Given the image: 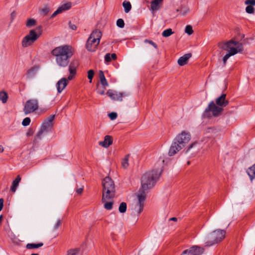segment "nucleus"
<instances>
[{"mask_svg":"<svg viewBox=\"0 0 255 255\" xmlns=\"http://www.w3.org/2000/svg\"><path fill=\"white\" fill-rule=\"evenodd\" d=\"M223 111V108L217 105L214 101H211L205 110L203 114V117L204 118H208L211 117L212 116L210 113V112H211L213 116L217 117L221 115Z\"/></svg>","mask_w":255,"mask_h":255,"instance_id":"obj_8","label":"nucleus"},{"mask_svg":"<svg viewBox=\"0 0 255 255\" xmlns=\"http://www.w3.org/2000/svg\"><path fill=\"white\" fill-rule=\"evenodd\" d=\"M61 13V10L58 9V8H57V9L51 15V18H53L58 14H59Z\"/></svg>","mask_w":255,"mask_h":255,"instance_id":"obj_50","label":"nucleus"},{"mask_svg":"<svg viewBox=\"0 0 255 255\" xmlns=\"http://www.w3.org/2000/svg\"><path fill=\"white\" fill-rule=\"evenodd\" d=\"M61 220H58L54 226V229L55 230H57L59 228V227L61 225Z\"/></svg>","mask_w":255,"mask_h":255,"instance_id":"obj_47","label":"nucleus"},{"mask_svg":"<svg viewBox=\"0 0 255 255\" xmlns=\"http://www.w3.org/2000/svg\"><path fill=\"white\" fill-rule=\"evenodd\" d=\"M16 15V13L14 11H13V12H11V13L10 14L11 18V21L14 18Z\"/></svg>","mask_w":255,"mask_h":255,"instance_id":"obj_55","label":"nucleus"},{"mask_svg":"<svg viewBox=\"0 0 255 255\" xmlns=\"http://www.w3.org/2000/svg\"><path fill=\"white\" fill-rule=\"evenodd\" d=\"M170 221H176L177 220V219L175 217H172L169 219Z\"/></svg>","mask_w":255,"mask_h":255,"instance_id":"obj_57","label":"nucleus"},{"mask_svg":"<svg viewBox=\"0 0 255 255\" xmlns=\"http://www.w3.org/2000/svg\"><path fill=\"white\" fill-rule=\"evenodd\" d=\"M42 33V27L39 26L35 29L29 31L28 34L26 35L22 41V46L27 47L32 45L40 37Z\"/></svg>","mask_w":255,"mask_h":255,"instance_id":"obj_6","label":"nucleus"},{"mask_svg":"<svg viewBox=\"0 0 255 255\" xmlns=\"http://www.w3.org/2000/svg\"><path fill=\"white\" fill-rule=\"evenodd\" d=\"M123 6L124 7L125 12L126 13H128L131 10V5L129 1H124Z\"/></svg>","mask_w":255,"mask_h":255,"instance_id":"obj_26","label":"nucleus"},{"mask_svg":"<svg viewBox=\"0 0 255 255\" xmlns=\"http://www.w3.org/2000/svg\"><path fill=\"white\" fill-rule=\"evenodd\" d=\"M38 108V101L37 99L27 100L24 106L23 112L25 115L32 113Z\"/></svg>","mask_w":255,"mask_h":255,"instance_id":"obj_10","label":"nucleus"},{"mask_svg":"<svg viewBox=\"0 0 255 255\" xmlns=\"http://www.w3.org/2000/svg\"><path fill=\"white\" fill-rule=\"evenodd\" d=\"M163 0H153L151 2V10L152 11H155L159 8V4L163 1Z\"/></svg>","mask_w":255,"mask_h":255,"instance_id":"obj_18","label":"nucleus"},{"mask_svg":"<svg viewBox=\"0 0 255 255\" xmlns=\"http://www.w3.org/2000/svg\"><path fill=\"white\" fill-rule=\"evenodd\" d=\"M75 74H70V73L69 76L68 77V79H67V82H68L69 80H71L73 78V77H74V75H75Z\"/></svg>","mask_w":255,"mask_h":255,"instance_id":"obj_54","label":"nucleus"},{"mask_svg":"<svg viewBox=\"0 0 255 255\" xmlns=\"http://www.w3.org/2000/svg\"><path fill=\"white\" fill-rule=\"evenodd\" d=\"M227 45H228V48L229 50H231L232 49H235L234 46V40H231L226 42Z\"/></svg>","mask_w":255,"mask_h":255,"instance_id":"obj_37","label":"nucleus"},{"mask_svg":"<svg viewBox=\"0 0 255 255\" xmlns=\"http://www.w3.org/2000/svg\"><path fill=\"white\" fill-rule=\"evenodd\" d=\"M226 94H222L216 100V104L220 107H225L229 104V101L226 100Z\"/></svg>","mask_w":255,"mask_h":255,"instance_id":"obj_13","label":"nucleus"},{"mask_svg":"<svg viewBox=\"0 0 255 255\" xmlns=\"http://www.w3.org/2000/svg\"><path fill=\"white\" fill-rule=\"evenodd\" d=\"M163 171L162 167L160 169L152 170L145 173L141 177V189L138 191L137 204H144L146 195L145 191L152 188L160 177Z\"/></svg>","mask_w":255,"mask_h":255,"instance_id":"obj_1","label":"nucleus"},{"mask_svg":"<svg viewBox=\"0 0 255 255\" xmlns=\"http://www.w3.org/2000/svg\"><path fill=\"white\" fill-rule=\"evenodd\" d=\"M112 143V136L108 135L105 136L104 141L99 142V144L105 148L109 147Z\"/></svg>","mask_w":255,"mask_h":255,"instance_id":"obj_15","label":"nucleus"},{"mask_svg":"<svg viewBox=\"0 0 255 255\" xmlns=\"http://www.w3.org/2000/svg\"><path fill=\"white\" fill-rule=\"evenodd\" d=\"M127 204L125 202H122L120 204L119 208V211L121 213H124L126 212L127 210Z\"/></svg>","mask_w":255,"mask_h":255,"instance_id":"obj_32","label":"nucleus"},{"mask_svg":"<svg viewBox=\"0 0 255 255\" xmlns=\"http://www.w3.org/2000/svg\"><path fill=\"white\" fill-rule=\"evenodd\" d=\"M144 42L145 43H148V44L151 45L154 48H155L156 49H158L157 45L152 40H148V39H146L144 40Z\"/></svg>","mask_w":255,"mask_h":255,"instance_id":"obj_38","label":"nucleus"},{"mask_svg":"<svg viewBox=\"0 0 255 255\" xmlns=\"http://www.w3.org/2000/svg\"><path fill=\"white\" fill-rule=\"evenodd\" d=\"M49 11V8L47 6L43 7L41 10V12L43 15H46L48 14Z\"/></svg>","mask_w":255,"mask_h":255,"instance_id":"obj_43","label":"nucleus"},{"mask_svg":"<svg viewBox=\"0 0 255 255\" xmlns=\"http://www.w3.org/2000/svg\"><path fill=\"white\" fill-rule=\"evenodd\" d=\"M196 144V143H195V142H194V143H193L191 144L188 146V148H187V150H186V152L189 151L190 150V149H191V148H192L194 146H195Z\"/></svg>","mask_w":255,"mask_h":255,"instance_id":"obj_53","label":"nucleus"},{"mask_svg":"<svg viewBox=\"0 0 255 255\" xmlns=\"http://www.w3.org/2000/svg\"><path fill=\"white\" fill-rule=\"evenodd\" d=\"M102 35V32L100 30H93L87 40L85 45L86 49L90 52L95 51L99 44Z\"/></svg>","mask_w":255,"mask_h":255,"instance_id":"obj_5","label":"nucleus"},{"mask_svg":"<svg viewBox=\"0 0 255 255\" xmlns=\"http://www.w3.org/2000/svg\"><path fill=\"white\" fill-rule=\"evenodd\" d=\"M111 59L114 60H115L117 59V55L115 54V53H112V54H111Z\"/></svg>","mask_w":255,"mask_h":255,"instance_id":"obj_56","label":"nucleus"},{"mask_svg":"<svg viewBox=\"0 0 255 255\" xmlns=\"http://www.w3.org/2000/svg\"><path fill=\"white\" fill-rule=\"evenodd\" d=\"M83 187L78 188V189L76 190V192H77V194H82V193L83 192Z\"/></svg>","mask_w":255,"mask_h":255,"instance_id":"obj_52","label":"nucleus"},{"mask_svg":"<svg viewBox=\"0 0 255 255\" xmlns=\"http://www.w3.org/2000/svg\"><path fill=\"white\" fill-rule=\"evenodd\" d=\"M109 117L111 120H114L117 118V114L115 112H112L109 115Z\"/></svg>","mask_w":255,"mask_h":255,"instance_id":"obj_46","label":"nucleus"},{"mask_svg":"<svg viewBox=\"0 0 255 255\" xmlns=\"http://www.w3.org/2000/svg\"><path fill=\"white\" fill-rule=\"evenodd\" d=\"M187 164H190V162H189V161H188V162H187Z\"/></svg>","mask_w":255,"mask_h":255,"instance_id":"obj_63","label":"nucleus"},{"mask_svg":"<svg viewBox=\"0 0 255 255\" xmlns=\"http://www.w3.org/2000/svg\"><path fill=\"white\" fill-rule=\"evenodd\" d=\"M174 33V32L172 31V29L168 28L165 30H164L162 33V35L163 37H167Z\"/></svg>","mask_w":255,"mask_h":255,"instance_id":"obj_31","label":"nucleus"},{"mask_svg":"<svg viewBox=\"0 0 255 255\" xmlns=\"http://www.w3.org/2000/svg\"><path fill=\"white\" fill-rule=\"evenodd\" d=\"M106 94L110 97V98L114 101H122V97L123 94L122 93H118L117 92L114 91L112 90H109Z\"/></svg>","mask_w":255,"mask_h":255,"instance_id":"obj_12","label":"nucleus"},{"mask_svg":"<svg viewBox=\"0 0 255 255\" xmlns=\"http://www.w3.org/2000/svg\"><path fill=\"white\" fill-rule=\"evenodd\" d=\"M94 75V71L93 70H90L88 71V78L90 80V82H92V79Z\"/></svg>","mask_w":255,"mask_h":255,"instance_id":"obj_40","label":"nucleus"},{"mask_svg":"<svg viewBox=\"0 0 255 255\" xmlns=\"http://www.w3.org/2000/svg\"><path fill=\"white\" fill-rule=\"evenodd\" d=\"M245 4L249 5H255V0H246Z\"/></svg>","mask_w":255,"mask_h":255,"instance_id":"obj_45","label":"nucleus"},{"mask_svg":"<svg viewBox=\"0 0 255 255\" xmlns=\"http://www.w3.org/2000/svg\"><path fill=\"white\" fill-rule=\"evenodd\" d=\"M79 251V249L77 248L70 249L67 251V255H78Z\"/></svg>","mask_w":255,"mask_h":255,"instance_id":"obj_30","label":"nucleus"},{"mask_svg":"<svg viewBox=\"0 0 255 255\" xmlns=\"http://www.w3.org/2000/svg\"><path fill=\"white\" fill-rule=\"evenodd\" d=\"M51 54L55 57L58 66L62 67H65L68 65L69 59L73 55L72 47L68 45L55 48L51 51Z\"/></svg>","mask_w":255,"mask_h":255,"instance_id":"obj_2","label":"nucleus"},{"mask_svg":"<svg viewBox=\"0 0 255 255\" xmlns=\"http://www.w3.org/2000/svg\"><path fill=\"white\" fill-rule=\"evenodd\" d=\"M117 25L120 28H123L125 26V22L123 19L119 18L117 21Z\"/></svg>","mask_w":255,"mask_h":255,"instance_id":"obj_39","label":"nucleus"},{"mask_svg":"<svg viewBox=\"0 0 255 255\" xmlns=\"http://www.w3.org/2000/svg\"><path fill=\"white\" fill-rule=\"evenodd\" d=\"M247 172L251 180L255 178V163L247 169Z\"/></svg>","mask_w":255,"mask_h":255,"instance_id":"obj_21","label":"nucleus"},{"mask_svg":"<svg viewBox=\"0 0 255 255\" xmlns=\"http://www.w3.org/2000/svg\"><path fill=\"white\" fill-rule=\"evenodd\" d=\"M3 147L2 145H0V152L1 153L3 151Z\"/></svg>","mask_w":255,"mask_h":255,"instance_id":"obj_58","label":"nucleus"},{"mask_svg":"<svg viewBox=\"0 0 255 255\" xmlns=\"http://www.w3.org/2000/svg\"><path fill=\"white\" fill-rule=\"evenodd\" d=\"M8 96L5 92H0V100L2 101L3 103H5L7 100Z\"/></svg>","mask_w":255,"mask_h":255,"instance_id":"obj_29","label":"nucleus"},{"mask_svg":"<svg viewBox=\"0 0 255 255\" xmlns=\"http://www.w3.org/2000/svg\"><path fill=\"white\" fill-rule=\"evenodd\" d=\"M211 131H213V129L212 128H208L207 129L206 132H210V131H211Z\"/></svg>","mask_w":255,"mask_h":255,"instance_id":"obj_60","label":"nucleus"},{"mask_svg":"<svg viewBox=\"0 0 255 255\" xmlns=\"http://www.w3.org/2000/svg\"><path fill=\"white\" fill-rule=\"evenodd\" d=\"M203 252V248L198 246H193L190 249L184 251L181 255H201Z\"/></svg>","mask_w":255,"mask_h":255,"instance_id":"obj_11","label":"nucleus"},{"mask_svg":"<svg viewBox=\"0 0 255 255\" xmlns=\"http://www.w3.org/2000/svg\"><path fill=\"white\" fill-rule=\"evenodd\" d=\"M190 138L191 135L189 132L182 131L174 138L169 150L168 155L170 156L175 155L186 145Z\"/></svg>","mask_w":255,"mask_h":255,"instance_id":"obj_3","label":"nucleus"},{"mask_svg":"<svg viewBox=\"0 0 255 255\" xmlns=\"http://www.w3.org/2000/svg\"><path fill=\"white\" fill-rule=\"evenodd\" d=\"M72 6V4L70 2H67L60 5L58 8L61 10V13L65 10L69 9Z\"/></svg>","mask_w":255,"mask_h":255,"instance_id":"obj_24","label":"nucleus"},{"mask_svg":"<svg viewBox=\"0 0 255 255\" xmlns=\"http://www.w3.org/2000/svg\"><path fill=\"white\" fill-rule=\"evenodd\" d=\"M191 56L192 54L191 53H187L180 57L178 60V64L179 65H185L187 63L188 59L191 57Z\"/></svg>","mask_w":255,"mask_h":255,"instance_id":"obj_16","label":"nucleus"},{"mask_svg":"<svg viewBox=\"0 0 255 255\" xmlns=\"http://www.w3.org/2000/svg\"><path fill=\"white\" fill-rule=\"evenodd\" d=\"M99 77L101 84L103 87H106L108 86L109 84L107 81V80L105 77L104 72L102 71H100L99 72Z\"/></svg>","mask_w":255,"mask_h":255,"instance_id":"obj_23","label":"nucleus"},{"mask_svg":"<svg viewBox=\"0 0 255 255\" xmlns=\"http://www.w3.org/2000/svg\"><path fill=\"white\" fill-rule=\"evenodd\" d=\"M234 46H236L235 49L236 50L237 53L239 52H242L244 50L243 44L239 42L234 41Z\"/></svg>","mask_w":255,"mask_h":255,"instance_id":"obj_27","label":"nucleus"},{"mask_svg":"<svg viewBox=\"0 0 255 255\" xmlns=\"http://www.w3.org/2000/svg\"><path fill=\"white\" fill-rule=\"evenodd\" d=\"M30 122L31 120L29 118H25V119H23L22 122V125L23 126H27L30 124Z\"/></svg>","mask_w":255,"mask_h":255,"instance_id":"obj_42","label":"nucleus"},{"mask_svg":"<svg viewBox=\"0 0 255 255\" xmlns=\"http://www.w3.org/2000/svg\"><path fill=\"white\" fill-rule=\"evenodd\" d=\"M226 232L223 230H216L208 235L205 238L206 246L210 247L221 242L225 237Z\"/></svg>","mask_w":255,"mask_h":255,"instance_id":"obj_7","label":"nucleus"},{"mask_svg":"<svg viewBox=\"0 0 255 255\" xmlns=\"http://www.w3.org/2000/svg\"><path fill=\"white\" fill-rule=\"evenodd\" d=\"M128 157H129V155H126L122 162V166L124 168H127L128 166Z\"/></svg>","mask_w":255,"mask_h":255,"instance_id":"obj_35","label":"nucleus"},{"mask_svg":"<svg viewBox=\"0 0 255 255\" xmlns=\"http://www.w3.org/2000/svg\"><path fill=\"white\" fill-rule=\"evenodd\" d=\"M55 119V115H50L43 123V124L36 134V137L40 138L41 135L44 132H48L50 131L53 127V122Z\"/></svg>","mask_w":255,"mask_h":255,"instance_id":"obj_9","label":"nucleus"},{"mask_svg":"<svg viewBox=\"0 0 255 255\" xmlns=\"http://www.w3.org/2000/svg\"><path fill=\"white\" fill-rule=\"evenodd\" d=\"M67 85V80L65 78H62L56 84L58 92L60 93Z\"/></svg>","mask_w":255,"mask_h":255,"instance_id":"obj_14","label":"nucleus"},{"mask_svg":"<svg viewBox=\"0 0 255 255\" xmlns=\"http://www.w3.org/2000/svg\"><path fill=\"white\" fill-rule=\"evenodd\" d=\"M104 203V208L107 210H111L113 208V202L111 201L110 200H106L104 202H102Z\"/></svg>","mask_w":255,"mask_h":255,"instance_id":"obj_28","label":"nucleus"},{"mask_svg":"<svg viewBox=\"0 0 255 255\" xmlns=\"http://www.w3.org/2000/svg\"><path fill=\"white\" fill-rule=\"evenodd\" d=\"M31 255H38V254H31Z\"/></svg>","mask_w":255,"mask_h":255,"instance_id":"obj_62","label":"nucleus"},{"mask_svg":"<svg viewBox=\"0 0 255 255\" xmlns=\"http://www.w3.org/2000/svg\"><path fill=\"white\" fill-rule=\"evenodd\" d=\"M106 89V87H103L102 89L100 88L97 89V93L100 95H104L105 93V90Z\"/></svg>","mask_w":255,"mask_h":255,"instance_id":"obj_48","label":"nucleus"},{"mask_svg":"<svg viewBox=\"0 0 255 255\" xmlns=\"http://www.w3.org/2000/svg\"><path fill=\"white\" fill-rule=\"evenodd\" d=\"M0 204L3 206V199L2 198L0 199Z\"/></svg>","mask_w":255,"mask_h":255,"instance_id":"obj_59","label":"nucleus"},{"mask_svg":"<svg viewBox=\"0 0 255 255\" xmlns=\"http://www.w3.org/2000/svg\"><path fill=\"white\" fill-rule=\"evenodd\" d=\"M137 206L139 207L138 214H139L143 210L144 204H137Z\"/></svg>","mask_w":255,"mask_h":255,"instance_id":"obj_51","label":"nucleus"},{"mask_svg":"<svg viewBox=\"0 0 255 255\" xmlns=\"http://www.w3.org/2000/svg\"><path fill=\"white\" fill-rule=\"evenodd\" d=\"M3 206V205H1L0 204V211L2 209Z\"/></svg>","mask_w":255,"mask_h":255,"instance_id":"obj_61","label":"nucleus"},{"mask_svg":"<svg viewBox=\"0 0 255 255\" xmlns=\"http://www.w3.org/2000/svg\"><path fill=\"white\" fill-rule=\"evenodd\" d=\"M246 11L248 13H253L255 11V8L252 5H248L246 8Z\"/></svg>","mask_w":255,"mask_h":255,"instance_id":"obj_41","label":"nucleus"},{"mask_svg":"<svg viewBox=\"0 0 255 255\" xmlns=\"http://www.w3.org/2000/svg\"><path fill=\"white\" fill-rule=\"evenodd\" d=\"M36 25V20L34 19H28L27 20L26 25L28 27H31Z\"/></svg>","mask_w":255,"mask_h":255,"instance_id":"obj_34","label":"nucleus"},{"mask_svg":"<svg viewBox=\"0 0 255 255\" xmlns=\"http://www.w3.org/2000/svg\"><path fill=\"white\" fill-rule=\"evenodd\" d=\"M112 59L110 53H107L105 56V61L106 62H111Z\"/></svg>","mask_w":255,"mask_h":255,"instance_id":"obj_44","label":"nucleus"},{"mask_svg":"<svg viewBox=\"0 0 255 255\" xmlns=\"http://www.w3.org/2000/svg\"><path fill=\"white\" fill-rule=\"evenodd\" d=\"M21 178L19 175L17 176L16 178L12 181V186L10 190L12 192L16 191L17 187L18 186L19 182L20 181Z\"/></svg>","mask_w":255,"mask_h":255,"instance_id":"obj_20","label":"nucleus"},{"mask_svg":"<svg viewBox=\"0 0 255 255\" xmlns=\"http://www.w3.org/2000/svg\"><path fill=\"white\" fill-rule=\"evenodd\" d=\"M38 68L36 67H31L26 72V76L28 78H30L33 77L37 71Z\"/></svg>","mask_w":255,"mask_h":255,"instance_id":"obj_22","label":"nucleus"},{"mask_svg":"<svg viewBox=\"0 0 255 255\" xmlns=\"http://www.w3.org/2000/svg\"><path fill=\"white\" fill-rule=\"evenodd\" d=\"M185 32L188 35L192 34L193 33L192 27L190 25H187L185 29Z\"/></svg>","mask_w":255,"mask_h":255,"instance_id":"obj_36","label":"nucleus"},{"mask_svg":"<svg viewBox=\"0 0 255 255\" xmlns=\"http://www.w3.org/2000/svg\"><path fill=\"white\" fill-rule=\"evenodd\" d=\"M78 66V61L76 60H73L69 66V71L70 74H76V68Z\"/></svg>","mask_w":255,"mask_h":255,"instance_id":"obj_17","label":"nucleus"},{"mask_svg":"<svg viewBox=\"0 0 255 255\" xmlns=\"http://www.w3.org/2000/svg\"><path fill=\"white\" fill-rule=\"evenodd\" d=\"M218 47H219L220 49L223 50H227L228 51L229 50L228 45H227L226 42H219L218 43Z\"/></svg>","mask_w":255,"mask_h":255,"instance_id":"obj_33","label":"nucleus"},{"mask_svg":"<svg viewBox=\"0 0 255 255\" xmlns=\"http://www.w3.org/2000/svg\"><path fill=\"white\" fill-rule=\"evenodd\" d=\"M27 134L29 135V134H30V133H27Z\"/></svg>","mask_w":255,"mask_h":255,"instance_id":"obj_64","label":"nucleus"},{"mask_svg":"<svg viewBox=\"0 0 255 255\" xmlns=\"http://www.w3.org/2000/svg\"><path fill=\"white\" fill-rule=\"evenodd\" d=\"M236 54H237V51L235 49H232L231 50H229L228 52L223 58L224 66L226 65V62L229 58L231 56L235 55Z\"/></svg>","mask_w":255,"mask_h":255,"instance_id":"obj_19","label":"nucleus"},{"mask_svg":"<svg viewBox=\"0 0 255 255\" xmlns=\"http://www.w3.org/2000/svg\"><path fill=\"white\" fill-rule=\"evenodd\" d=\"M43 244L42 243H39L38 244H27L26 245V248L28 249H36L43 246Z\"/></svg>","mask_w":255,"mask_h":255,"instance_id":"obj_25","label":"nucleus"},{"mask_svg":"<svg viewBox=\"0 0 255 255\" xmlns=\"http://www.w3.org/2000/svg\"><path fill=\"white\" fill-rule=\"evenodd\" d=\"M69 26L72 30H75L77 29V26L74 24H72L71 21L69 22Z\"/></svg>","mask_w":255,"mask_h":255,"instance_id":"obj_49","label":"nucleus"},{"mask_svg":"<svg viewBox=\"0 0 255 255\" xmlns=\"http://www.w3.org/2000/svg\"><path fill=\"white\" fill-rule=\"evenodd\" d=\"M103 193L102 201L113 199L116 194L115 185L114 181L109 176L102 181Z\"/></svg>","mask_w":255,"mask_h":255,"instance_id":"obj_4","label":"nucleus"}]
</instances>
